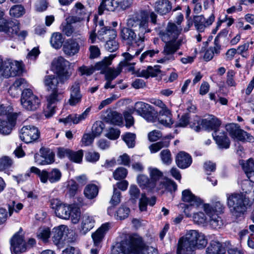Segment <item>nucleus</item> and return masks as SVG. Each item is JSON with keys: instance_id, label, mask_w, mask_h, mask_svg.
Returning <instances> with one entry per match:
<instances>
[{"instance_id": "de8ad7c7", "label": "nucleus", "mask_w": 254, "mask_h": 254, "mask_svg": "<svg viewBox=\"0 0 254 254\" xmlns=\"http://www.w3.org/2000/svg\"><path fill=\"white\" fill-rule=\"evenodd\" d=\"M169 144L170 142L168 140L161 141L151 144L149 146V148L151 153H154L158 151L163 147H168L169 145Z\"/></svg>"}, {"instance_id": "79ce46f5", "label": "nucleus", "mask_w": 254, "mask_h": 254, "mask_svg": "<svg viewBox=\"0 0 254 254\" xmlns=\"http://www.w3.org/2000/svg\"><path fill=\"white\" fill-rule=\"evenodd\" d=\"M117 32L114 29H107L106 27H102L98 32V38L101 41H104L108 38H116Z\"/></svg>"}, {"instance_id": "2f4dec72", "label": "nucleus", "mask_w": 254, "mask_h": 254, "mask_svg": "<svg viewBox=\"0 0 254 254\" xmlns=\"http://www.w3.org/2000/svg\"><path fill=\"white\" fill-rule=\"evenodd\" d=\"M110 229V224L106 223L102 224L94 233L92 234V238L95 246L99 245L102 241L105 235Z\"/></svg>"}, {"instance_id": "4468645a", "label": "nucleus", "mask_w": 254, "mask_h": 254, "mask_svg": "<svg viewBox=\"0 0 254 254\" xmlns=\"http://www.w3.org/2000/svg\"><path fill=\"white\" fill-rule=\"evenodd\" d=\"M163 42L165 43L162 51L164 57L159 60V62L163 63L168 61L175 60V53L180 48L182 41L181 39H179L178 41Z\"/></svg>"}, {"instance_id": "9d476101", "label": "nucleus", "mask_w": 254, "mask_h": 254, "mask_svg": "<svg viewBox=\"0 0 254 254\" xmlns=\"http://www.w3.org/2000/svg\"><path fill=\"white\" fill-rule=\"evenodd\" d=\"M21 104L22 107L27 111H34L40 106L41 100L34 95L31 90L24 89L21 93Z\"/></svg>"}, {"instance_id": "6e6552de", "label": "nucleus", "mask_w": 254, "mask_h": 254, "mask_svg": "<svg viewBox=\"0 0 254 254\" xmlns=\"http://www.w3.org/2000/svg\"><path fill=\"white\" fill-rule=\"evenodd\" d=\"M127 25L128 28L138 31V33L144 35L150 31L148 27L147 16L145 13L133 15L127 20Z\"/></svg>"}, {"instance_id": "7ed1b4c3", "label": "nucleus", "mask_w": 254, "mask_h": 254, "mask_svg": "<svg viewBox=\"0 0 254 254\" xmlns=\"http://www.w3.org/2000/svg\"><path fill=\"white\" fill-rule=\"evenodd\" d=\"M159 254L158 250L147 246L143 238L137 235L130 236L120 243H117L113 250L114 254Z\"/></svg>"}, {"instance_id": "aec40b11", "label": "nucleus", "mask_w": 254, "mask_h": 254, "mask_svg": "<svg viewBox=\"0 0 254 254\" xmlns=\"http://www.w3.org/2000/svg\"><path fill=\"white\" fill-rule=\"evenodd\" d=\"M50 204L51 207L55 209V213L57 217L63 219H69V212L71 209V205L61 203L57 199L51 200Z\"/></svg>"}, {"instance_id": "dca6fc26", "label": "nucleus", "mask_w": 254, "mask_h": 254, "mask_svg": "<svg viewBox=\"0 0 254 254\" xmlns=\"http://www.w3.org/2000/svg\"><path fill=\"white\" fill-rule=\"evenodd\" d=\"M182 28L175 23L169 22L165 30L160 32L159 35L163 41H178V38L181 34Z\"/></svg>"}, {"instance_id": "3c124183", "label": "nucleus", "mask_w": 254, "mask_h": 254, "mask_svg": "<svg viewBox=\"0 0 254 254\" xmlns=\"http://www.w3.org/2000/svg\"><path fill=\"white\" fill-rule=\"evenodd\" d=\"M123 139L129 148H133L135 145V134L127 132L123 135Z\"/></svg>"}, {"instance_id": "680f3d73", "label": "nucleus", "mask_w": 254, "mask_h": 254, "mask_svg": "<svg viewBox=\"0 0 254 254\" xmlns=\"http://www.w3.org/2000/svg\"><path fill=\"white\" fill-rule=\"evenodd\" d=\"M250 46V43L249 42L245 43L244 44L239 46L237 49V53L240 55L242 57L248 58V55L247 51Z\"/></svg>"}, {"instance_id": "393cba45", "label": "nucleus", "mask_w": 254, "mask_h": 254, "mask_svg": "<svg viewBox=\"0 0 254 254\" xmlns=\"http://www.w3.org/2000/svg\"><path fill=\"white\" fill-rule=\"evenodd\" d=\"M62 95L58 91H52L47 96V101L48 110L45 111V115L47 118H50L55 113V106L58 102L62 99Z\"/></svg>"}, {"instance_id": "f704fd0d", "label": "nucleus", "mask_w": 254, "mask_h": 254, "mask_svg": "<svg viewBox=\"0 0 254 254\" xmlns=\"http://www.w3.org/2000/svg\"><path fill=\"white\" fill-rule=\"evenodd\" d=\"M60 79L57 75H47L45 77L44 83L47 89L50 91H58V86L59 84Z\"/></svg>"}, {"instance_id": "1a4fd4ad", "label": "nucleus", "mask_w": 254, "mask_h": 254, "mask_svg": "<svg viewBox=\"0 0 254 254\" xmlns=\"http://www.w3.org/2000/svg\"><path fill=\"white\" fill-rule=\"evenodd\" d=\"M30 173L37 175L40 181L43 184H46L49 181L51 183H55L59 182L62 177V173L60 170L55 168L50 172L46 170H40L36 167L30 168Z\"/></svg>"}, {"instance_id": "5fc2aeb1", "label": "nucleus", "mask_w": 254, "mask_h": 254, "mask_svg": "<svg viewBox=\"0 0 254 254\" xmlns=\"http://www.w3.org/2000/svg\"><path fill=\"white\" fill-rule=\"evenodd\" d=\"M127 174V170L124 167L117 168L113 173L114 178L116 180H120L125 178Z\"/></svg>"}, {"instance_id": "cd10ccee", "label": "nucleus", "mask_w": 254, "mask_h": 254, "mask_svg": "<svg viewBox=\"0 0 254 254\" xmlns=\"http://www.w3.org/2000/svg\"><path fill=\"white\" fill-rule=\"evenodd\" d=\"M91 111V108H87L83 113L81 114H71L68 115L66 118L61 119L59 120L60 122H63L66 124L70 123H72L74 124H77L80 122L84 121L89 115Z\"/></svg>"}, {"instance_id": "052dcab7", "label": "nucleus", "mask_w": 254, "mask_h": 254, "mask_svg": "<svg viewBox=\"0 0 254 254\" xmlns=\"http://www.w3.org/2000/svg\"><path fill=\"white\" fill-rule=\"evenodd\" d=\"M120 134V131L115 128H109L106 134V136L110 139L115 140L119 138Z\"/></svg>"}, {"instance_id": "338daca9", "label": "nucleus", "mask_w": 254, "mask_h": 254, "mask_svg": "<svg viewBox=\"0 0 254 254\" xmlns=\"http://www.w3.org/2000/svg\"><path fill=\"white\" fill-rule=\"evenodd\" d=\"M51 233L49 228L41 230L37 234L38 237L43 241H47L50 238Z\"/></svg>"}, {"instance_id": "bb28decb", "label": "nucleus", "mask_w": 254, "mask_h": 254, "mask_svg": "<svg viewBox=\"0 0 254 254\" xmlns=\"http://www.w3.org/2000/svg\"><path fill=\"white\" fill-rule=\"evenodd\" d=\"M213 137L220 148L227 149L229 147L230 141L226 133L219 129L212 133Z\"/></svg>"}, {"instance_id": "9b49d317", "label": "nucleus", "mask_w": 254, "mask_h": 254, "mask_svg": "<svg viewBox=\"0 0 254 254\" xmlns=\"http://www.w3.org/2000/svg\"><path fill=\"white\" fill-rule=\"evenodd\" d=\"M73 233L72 230L69 229L65 225H62L53 229L52 239L55 245L60 246L66 239L68 242L71 241Z\"/></svg>"}, {"instance_id": "412c9836", "label": "nucleus", "mask_w": 254, "mask_h": 254, "mask_svg": "<svg viewBox=\"0 0 254 254\" xmlns=\"http://www.w3.org/2000/svg\"><path fill=\"white\" fill-rule=\"evenodd\" d=\"M204 210L207 216V222L214 229H219L223 225V221L218 215V213L214 212L213 208L209 204L204 205Z\"/></svg>"}, {"instance_id": "c03bdc74", "label": "nucleus", "mask_w": 254, "mask_h": 254, "mask_svg": "<svg viewBox=\"0 0 254 254\" xmlns=\"http://www.w3.org/2000/svg\"><path fill=\"white\" fill-rule=\"evenodd\" d=\"M64 41V39L61 33L55 32L52 35L50 43L54 48L60 49L62 47Z\"/></svg>"}, {"instance_id": "a18cd8bd", "label": "nucleus", "mask_w": 254, "mask_h": 254, "mask_svg": "<svg viewBox=\"0 0 254 254\" xmlns=\"http://www.w3.org/2000/svg\"><path fill=\"white\" fill-rule=\"evenodd\" d=\"M69 214V219H70L71 222L74 224L78 223L81 218V210L80 208L75 205H71Z\"/></svg>"}, {"instance_id": "603ef678", "label": "nucleus", "mask_w": 254, "mask_h": 254, "mask_svg": "<svg viewBox=\"0 0 254 254\" xmlns=\"http://www.w3.org/2000/svg\"><path fill=\"white\" fill-rule=\"evenodd\" d=\"M108 40L105 44V48L110 52L116 51L119 48V44L115 40L116 38H108Z\"/></svg>"}, {"instance_id": "473e14b6", "label": "nucleus", "mask_w": 254, "mask_h": 254, "mask_svg": "<svg viewBox=\"0 0 254 254\" xmlns=\"http://www.w3.org/2000/svg\"><path fill=\"white\" fill-rule=\"evenodd\" d=\"M6 64L8 69H9V74L6 77L15 76L21 73L23 69L22 62L12 61L11 60H6Z\"/></svg>"}, {"instance_id": "20e7f679", "label": "nucleus", "mask_w": 254, "mask_h": 254, "mask_svg": "<svg viewBox=\"0 0 254 254\" xmlns=\"http://www.w3.org/2000/svg\"><path fill=\"white\" fill-rule=\"evenodd\" d=\"M227 204L231 214L234 217H241L247 209L249 200L245 195L239 193L226 194Z\"/></svg>"}, {"instance_id": "7c9ffc66", "label": "nucleus", "mask_w": 254, "mask_h": 254, "mask_svg": "<svg viewBox=\"0 0 254 254\" xmlns=\"http://www.w3.org/2000/svg\"><path fill=\"white\" fill-rule=\"evenodd\" d=\"M175 162L177 166L181 169L189 167L192 163L190 155L185 151H180L176 155Z\"/></svg>"}, {"instance_id": "49530a36", "label": "nucleus", "mask_w": 254, "mask_h": 254, "mask_svg": "<svg viewBox=\"0 0 254 254\" xmlns=\"http://www.w3.org/2000/svg\"><path fill=\"white\" fill-rule=\"evenodd\" d=\"M25 8L22 5H13L9 10V14L11 16L19 17L25 13Z\"/></svg>"}, {"instance_id": "f8f14e48", "label": "nucleus", "mask_w": 254, "mask_h": 254, "mask_svg": "<svg viewBox=\"0 0 254 254\" xmlns=\"http://www.w3.org/2000/svg\"><path fill=\"white\" fill-rule=\"evenodd\" d=\"M10 249L15 254L23 253L26 251L27 246L24 234L21 228L9 240Z\"/></svg>"}, {"instance_id": "58836bf2", "label": "nucleus", "mask_w": 254, "mask_h": 254, "mask_svg": "<svg viewBox=\"0 0 254 254\" xmlns=\"http://www.w3.org/2000/svg\"><path fill=\"white\" fill-rule=\"evenodd\" d=\"M98 187L93 184H89L86 185L83 190L84 196L90 200L96 198L98 194Z\"/></svg>"}, {"instance_id": "a878e982", "label": "nucleus", "mask_w": 254, "mask_h": 254, "mask_svg": "<svg viewBox=\"0 0 254 254\" xmlns=\"http://www.w3.org/2000/svg\"><path fill=\"white\" fill-rule=\"evenodd\" d=\"M80 85L78 81H75L70 87L68 103L71 106H75L81 101L82 95L81 93Z\"/></svg>"}, {"instance_id": "f257e3e1", "label": "nucleus", "mask_w": 254, "mask_h": 254, "mask_svg": "<svg viewBox=\"0 0 254 254\" xmlns=\"http://www.w3.org/2000/svg\"><path fill=\"white\" fill-rule=\"evenodd\" d=\"M147 171L149 178L143 174L137 176V182L140 188L159 191L162 194L166 192L172 193L176 190V183L164 177L163 173L159 169L150 166Z\"/></svg>"}, {"instance_id": "ddd939ff", "label": "nucleus", "mask_w": 254, "mask_h": 254, "mask_svg": "<svg viewBox=\"0 0 254 254\" xmlns=\"http://www.w3.org/2000/svg\"><path fill=\"white\" fill-rule=\"evenodd\" d=\"M133 110L142 116L147 122H154L157 119V112L153 107L146 103L137 102Z\"/></svg>"}, {"instance_id": "f03ea898", "label": "nucleus", "mask_w": 254, "mask_h": 254, "mask_svg": "<svg viewBox=\"0 0 254 254\" xmlns=\"http://www.w3.org/2000/svg\"><path fill=\"white\" fill-rule=\"evenodd\" d=\"M207 244L205 235L196 230H187L178 240L177 254H195L196 249H204Z\"/></svg>"}, {"instance_id": "4be33fe9", "label": "nucleus", "mask_w": 254, "mask_h": 254, "mask_svg": "<svg viewBox=\"0 0 254 254\" xmlns=\"http://www.w3.org/2000/svg\"><path fill=\"white\" fill-rule=\"evenodd\" d=\"M19 29V24L17 21H8L5 18L0 19V32H3L9 37H13Z\"/></svg>"}, {"instance_id": "c85d7f7f", "label": "nucleus", "mask_w": 254, "mask_h": 254, "mask_svg": "<svg viewBox=\"0 0 254 254\" xmlns=\"http://www.w3.org/2000/svg\"><path fill=\"white\" fill-rule=\"evenodd\" d=\"M214 19L213 14H211L207 19H205L202 15L196 16L194 19V26L198 31L201 32L204 31L206 27L210 25Z\"/></svg>"}, {"instance_id": "e433bc0d", "label": "nucleus", "mask_w": 254, "mask_h": 254, "mask_svg": "<svg viewBox=\"0 0 254 254\" xmlns=\"http://www.w3.org/2000/svg\"><path fill=\"white\" fill-rule=\"evenodd\" d=\"M155 10L160 15H165L171 10L172 5L168 0H159L154 6Z\"/></svg>"}, {"instance_id": "ea45409f", "label": "nucleus", "mask_w": 254, "mask_h": 254, "mask_svg": "<svg viewBox=\"0 0 254 254\" xmlns=\"http://www.w3.org/2000/svg\"><path fill=\"white\" fill-rule=\"evenodd\" d=\"M206 254H225V251L221 244L216 241H211L206 249Z\"/></svg>"}, {"instance_id": "4c0bfd02", "label": "nucleus", "mask_w": 254, "mask_h": 254, "mask_svg": "<svg viewBox=\"0 0 254 254\" xmlns=\"http://www.w3.org/2000/svg\"><path fill=\"white\" fill-rule=\"evenodd\" d=\"M77 21V18L71 16L66 19V22H64L61 26V29L63 32L67 36H70L74 31V29L71 23H75Z\"/></svg>"}, {"instance_id": "e2e57ef3", "label": "nucleus", "mask_w": 254, "mask_h": 254, "mask_svg": "<svg viewBox=\"0 0 254 254\" xmlns=\"http://www.w3.org/2000/svg\"><path fill=\"white\" fill-rule=\"evenodd\" d=\"M150 102L161 109L159 111V114L163 112H168V110H169L163 101L160 99H152Z\"/></svg>"}, {"instance_id": "c9c22d12", "label": "nucleus", "mask_w": 254, "mask_h": 254, "mask_svg": "<svg viewBox=\"0 0 254 254\" xmlns=\"http://www.w3.org/2000/svg\"><path fill=\"white\" fill-rule=\"evenodd\" d=\"M63 50L65 55L73 56L78 52L79 46L75 41L69 40L63 45Z\"/></svg>"}, {"instance_id": "37998d69", "label": "nucleus", "mask_w": 254, "mask_h": 254, "mask_svg": "<svg viewBox=\"0 0 254 254\" xmlns=\"http://www.w3.org/2000/svg\"><path fill=\"white\" fill-rule=\"evenodd\" d=\"M158 120L161 124L167 127H170L174 123L170 110H168V112H163L160 113Z\"/></svg>"}, {"instance_id": "2eb2a0df", "label": "nucleus", "mask_w": 254, "mask_h": 254, "mask_svg": "<svg viewBox=\"0 0 254 254\" xmlns=\"http://www.w3.org/2000/svg\"><path fill=\"white\" fill-rule=\"evenodd\" d=\"M225 128L233 138L243 142H253L254 141V137L250 133L241 129L240 127L237 124H228L226 125Z\"/></svg>"}, {"instance_id": "c756f323", "label": "nucleus", "mask_w": 254, "mask_h": 254, "mask_svg": "<svg viewBox=\"0 0 254 254\" xmlns=\"http://www.w3.org/2000/svg\"><path fill=\"white\" fill-rule=\"evenodd\" d=\"M95 223V220L93 216L88 214H84L81 217L80 233L83 235H85L94 227Z\"/></svg>"}, {"instance_id": "b1692460", "label": "nucleus", "mask_w": 254, "mask_h": 254, "mask_svg": "<svg viewBox=\"0 0 254 254\" xmlns=\"http://www.w3.org/2000/svg\"><path fill=\"white\" fill-rule=\"evenodd\" d=\"M40 155L35 154V161L38 165H44L50 164L54 162V153L49 149L41 148Z\"/></svg>"}, {"instance_id": "09e8293b", "label": "nucleus", "mask_w": 254, "mask_h": 254, "mask_svg": "<svg viewBox=\"0 0 254 254\" xmlns=\"http://www.w3.org/2000/svg\"><path fill=\"white\" fill-rule=\"evenodd\" d=\"M161 160L163 164L169 165L172 162V155L168 149L163 150L160 153Z\"/></svg>"}, {"instance_id": "13d9d810", "label": "nucleus", "mask_w": 254, "mask_h": 254, "mask_svg": "<svg viewBox=\"0 0 254 254\" xmlns=\"http://www.w3.org/2000/svg\"><path fill=\"white\" fill-rule=\"evenodd\" d=\"M121 202V193L115 186L113 188V194L110 200V203L113 206L118 205Z\"/></svg>"}, {"instance_id": "72a5a7b5", "label": "nucleus", "mask_w": 254, "mask_h": 254, "mask_svg": "<svg viewBox=\"0 0 254 254\" xmlns=\"http://www.w3.org/2000/svg\"><path fill=\"white\" fill-rule=\"evenodd\" d=\"M120 0H102L98 7V13L100 15L103 13L105 10L114 11L119 7Z\"/></svg>"}, {"instance_id": "0eeeda50", "label": "nucleus", "mask_w": 254, "mask_h": 254, "mask_svg": "<svg viewBox=\"0 0 254 254\" xmlns=\"http://www.w3.org/2000/svg\"><path fill=\"white\" fill-rule=\"evenodd\" d=\"M194 123H190V126L196 131H199L201 127L205 129L217 130L221 125V121L213 115H208L206 118L200 120L199 118L196 117Z\"/></svg>"}, {"instance_id": "423d86ee", "label": "nucleus", "mask_w": 254, "mask_h": 254, "mask_svg": "<svg viewBox=\"0 0 254 254\" xmlns=\"http://www.w3.org/2000/svg\"><path fill=\"white\" fill-rule=\"evenodd\" d=\"M71 64L62 57L54 59L52 62L53 68L60 79V82L64 84L68 80L72 74L70 69Z\"/></svg>"}, {"instance_id": "6ab92c4d", "label": "nucleus", "mask_w": 254, "mask_h": 254, "mask_svg": "<svg viewBox=\"0 0 254 254\" xmlns=\"http://www.w3.org/2000/svg\"><path fill=\"white\" fill-rule=\"evenodd\" d=\"M120 36L122 40L128 45L135 44L139 46L144 40V35L138 33V36H136L134 30L128 28L122 29Z\"/></svg>"}, {"instance_id": "864d4df0", "label": "nucleus", "mask_w": 254, "mask_h": 254, "mask_svg": "<svg viewBox=\"0 0 254 254\" xmlns=\"http://www.w3.org/2000/svg\"><path fill=\"white\" fill-rule=\"evenodd\" d=\"M12 160L7 156L0 159V171H4L10 168L12 165Z\"/></svg>"}, {"instance_id": "a211bd4d", "label": "nucleus", "mask_w": 254, "mask_h": 254, "mask_svg": "<svg viewBox=\"0 0 254 254\" xmlns=\"http://www.w3.org/2000/svg\"><path fill=\"white\" fill-rule=\"evenodd\" d=\"M19 137L24 142L31 143L39 138L40 131L38 128L34 126H25L20 130Z\"/></svg>"}, {"instance_id": "6e6d98bb", "label": "nucleus", "mask_w": 254, "mask_h": 254, "mask_svg": "<svg viewBox=\"0 0 254 254\" xmlns=\"http://www.w3.org/2000/svg\"><path fill=\"white\" fill-rule=\"evenodd\" d=\"M130 209L128 207L121 206L116 212L117 217L119 219H124L127 218L129 215Z\"/></svg>"}, {"instance_id": "39448f33", "label": "nucleus", "mask_w": 254, "mask_h": 254, "mask_svg": "<svg viewBox=\"0 0 254 254\" xmlns=\"http://www.w3.org/2000/svg\"><path fill=\"white\" fill-rule=\"evenodd\" d=\"M182 200L187 204H181V207L184 209V212L188 217L191 216L190 211L193 209H197L203 205L202 200L197 196L193 194L191 191L186 189L182 192Z\"/></svg>"}, {"instance_id": "4d7b16f0", "label": "nucleus", "mask_w": 254, "mask_h": 254, "mask_svg": "<svg viewBox=\"0 0 254 254\" xmlns=\"http://www.w3.org/2000/svg\"><path fill=\"white\" fill-rule=\"evenodd\" d=\"M83 157L82 150H79L76 152H73L70 150L68 158L75 163H80Z\"/></svg>"}, {"instance_id": "69168bd1", "label": "nucleus", "mask_w": 254, "mask_h": 254, "mask_svg": "<svg viewBox=\"0 0 254 254\" xmlns=\"http://www.w3.org/2000/svg\"><path fill=\"white\" fill-rule=\"evenodd\" d=\"M78 70L80 75L89 76L93 74L94 71V68L93 67L85 65H82L78 67Z\"/></svg>"}, {"instance_id": "a19ab883", "label": "nucleus", "mask_w": 254, "mask_h": 254, "mask_svg": "<svg viewBox=\"0 0 254 254\" xmlns=\"http://www.w3.org/2000/svg\"><path fill=\"white\" fill-rule=\"evenodd\" d=\"M160 72L159 66L155 65L154 67L148 66L146 69H142L139 71L138 75L145 78H148L149 76H156Z\"/></svg>"}, {"instance_id": "5701e85b", "label": "nucleus", "mask_w": 254, "mask_h": 254, "mask_svg": "<svg viewBox=\"0 0 254 254\" xmlns=\"http://www.w3.org/2000/svg\"><path fill=\"white\" fill-rule=\"evenodd\" d=\"M18 114L15 113L8 116L6 120H0V133L3 135H9L16 124Z\"/></svg>"}, {"instance_id": "0e129e2a", "label": "nucleus", "mask_w": 254, "mask_h": 254, "mask_svg": "<svg viewBox=\"0 0 254 254\" xmlns=\"http://www.w3.org/2000/svg\"><path fill=\"white\" fill-rule=\"evenodd\" d=\"M100 158V154L96 152L89 151L85 154V159L89 162H97Z\"/></svg>"}, {"instance_id": "8fccbe9b", "label": "nucleus", "mask_w": 254, "mask_h": 254, "mask_svg": "<svg viewBox=\"0 0 254 254\" xmlns=\"http://www.w3.org/2000/svg\"><path fill=\"white\" fill-rule=\"evenodd\" d=\"M107 117L112 124L119 125L122 123V116L117 112L110 113L108 114Z\"/></svg>"}, {"instance_id": "774afa93", "label": "nucleus", "mask_w": 254, "mask_h": 254, "mask_svg": "<svg viewBox=\"0 0 254 254\" xmlns=\"http://www.w3.org/2000/svg\"><path fill=\"white\" fill-rule=\"evenodd\" d=\"M103 131V127L101 123H95L92 128V135L94 137L99 136Z\"/></svg>"}, {"instance_id": "f3484780", "label": "nucleus", "mask_w": 254, "mask_h": 254, "mask_svg": "<svg viewBox=\"0 0 254 254\" xmlns=\"http://www.w3.org/2000/svg\"><path fill=\"white\" fill-rule=\"evenodd\" d=\"M113 59L112 56L105 58L102 61L96 64L95 68L97 70H101V73L104 74L106 76L108 74L109 75L114 74L119 71V73L122 70V66L125 65V62H120L118 66L116 68H112L109 67L111 64L112 61Z\"/></svg>"}, {"instance_id": "bf43d9fd", "label": "nucleus", "mask_w": 254, "mask_h": 254, "mask_svg": "<svg viewBox=\"0 0 254 254\" xmlns=\"http://www.w3.org/2000/svg\"><path fill=\"white\" fill-rule=\"evenodd\" d=\"M193 220L197 224H204L207 222V216L203 212H199L193 214Z\"/></svg>"}]
</instances>
